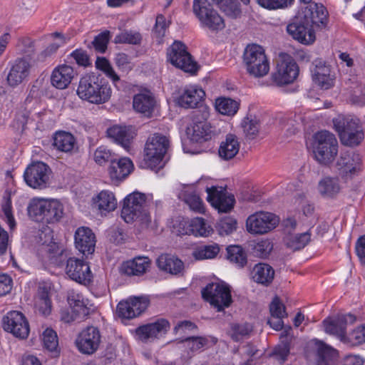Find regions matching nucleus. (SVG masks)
Returning a JSON list of instances; mask_svg holds the SVG:
<instances>
[{"label": "nucleus", "mask_w": 365, "mask_h": 365, "mask_svg": "<svg viewBox=\"0 0 365 365\" xmlns=\"http://www.w3.org/2000/svg\"><path fill=\"white\" fill-rule=\"evenodd\" d=\"M101 341L99 329L93 326L88 327L78 334L76 344L80 352L92 354L97 351Z\"/></svg>", "instance_id": "obj_16"}, {"label": "nucleus", "mask_w": 365, "mask_h": 365, "mask_svg": "<svg viewBox=\"0 0 365 365\" xmlns=\"http://www.w3.org/2000/svg\"><path fill=\"white\" fill-rule=\"evenodd\" d=\"M4 329L19 339H26L29 334V324L25 316L20 312L11 311L2 319Z\"/></svg>", "instance_id": "obj_13"}, {"label": "nucleus", "mask_w": 365, "mask_h": 365, "mask_svg": "<svg viewBox=\"0 0 365 365\" xmlns=\"http://www.w3.org/2000/svg\"><path fill=\"white\" fill-rule=\"evenodd\" d=\"M110 32L106 31L97 35L91 42L96 51L103 53L107 49Z\"/></svg>", "instance_id": "obj_58"}, {"label": "nucleus", "mask_w": 365, "mask_h": 365, "mask_svg": "<svg viewBox=\"0 0 365 365\" xmlns=\"http://www.w3.org/2000/svg\"><path fill=\"white\" fill-rule=\"evenodd\" d=\"M169 146L168 138L162 134L155 133L149 137L144 149L145 165L151 170L163 168V160Z\"/></svg>", "instance_id": "obj_5"}, {"label": "nucleus", "mask_w": 365, "mask_h": 365, "mask_svg": "<svg viewBox=\"0 0 365 365\" xmlns=\"http://www.w3.org/2000/svg\"><path fill=\"white\" fill-rule=\"evenodd\" d=\"M348 342L352 345H359L365 342V324L357 327L349 334Z\"/></svg>", "instance_id": "obj_61"}, {"label": "nucleus", "mask_w": 365, "mask_h": 365, "mask_svg": "<svg viewBox=\"0 0 365 365\" xmlns=\"http://www.w3.org/2000/svg\"><path fill=\"white\" fill-rule=\"evenodd\" d=\"M351 102L357 106H363L365 105V86H358L353 91L351 96Z\"/></svg>", "instance_id": "obj_64"}, {"label": "nucleus", "mask_w": 365, "mask_h": 365, "mask_svg": "<svg viewBox=\"0 0 365 365\" xmlns=\"http://www.w3.org/2000/svg\"><path fill=\"white\" fill-rule=\"evenodd\" d=\"M299 68L292 57L281 53L277 60V70L272 74L273 81L279 86L289 84L298 76Z\"/></svg>", "instance_id": "obj_10"}, {"label": "nucleus", "mask_w": 365, "mask_h": 365, "mask_svg": "<svg viewBox=\"0 0 365 365\" xmlns=\"http://www.w3.org/2000/svg\"><path fill=\"white\" fill-rule=\"evenodd\" d=\"M178 197L189 206L190 210L199 213L204 212L202 200L192 187H185L179 193Z\"/></svg>", "instance_id": "obj_35"}, {"label": "nucleus", "mask_w": 365, "mask_h": 365, "mask_svg": "<svg viewBox=\"0 0 365 365\" xmlns=\"http://www.w3.org/2000/svg\"><path fill=\"white\" fill-rule=\"evenodd\" d=\"M29 113L26 110L19 111L16 114L11 126L17 131H24L28 123Z\"/></svg>", "instance_id": "obj_62"}, {"label": "nucleus", "mask_w": 365, "mask_h": 365, "mask_svg": "<svg viewBox=\"0 0 365 365\" xmlns=\"http://www.w3.org/2000/svg\"><path fill=\"white\" fill-rule=\"evenodd\" d=\"M107 135L125 150H129L133 135L125 126L113 125L107 130Z\"/></svg>", "instance_id": "obj_32"}, {"label": "nucleus", "mask_w": 365, "mask_h": 365, "mask_svg": "<svg viewBox=\"0 0 365 365\" xmlns=\"http://www.w3.org/2000/svg\"><path fill=\"white\" fill-rule=\"evenodd\" d=\"M299 15L314 27H324L327 22L328 13L323 5L312 4L307 6Z\"/></svg>", "instance_id": "obj_24"}, {"label": "nucleus", "mask_w": 365, "mask_h": 365, "mask_svg": "<svg viewBox=\"0 0 365 365\" xmlns=\"http://www.w3.org/2000/svg\"><path fill=\"white\" fill-rule=\"evenodd\" d=\"M76 93L83 101L92 104L100 105L110 99L112 89L109 83L102 76L88 73L80 78Z\"/></svg>", "instance_id": "obj_1"}, {"label": "nucleus", "mask_w": 365, "mask_h": 365, "mask_svg": "<svg viewBox=\"0 0 365 365\" xmlns=\"http://www.w3.org/2000/svg\"><path fill=\"white\" fill-rule=\"evenodd\" d=\"M216 110L222 115H233L239 108L238 103L229 98H220L215 101Z\"/></svg>", "instance_id": "obj_45"}, {"label": "nucleus", "mask_w": 365, "mask_h": 365, "mask_svg": "<svg viewBox=\"0 0 365 365\" xmlns=\"http://www.w3.org/2000/svg\"><path fill=\"white\" fill-rule=\"evenodd\" d=\"M149 300L143 297H131L121 301L117 306V314L123 319H133L141 314L148 307Z\"/></svg>", "instance_id": "obj_17"}, {"label": "nucleus", "mask_w": 365, "mask_h": 365, "mask_svg": "<svg viewBox=\"0 0 365 365\" xmlns=\"http://www.w3.org/2000/svg\"><path fill=\"white\" fill-rule=\"evenodd\" d=\"M35 308L39 314L48 316L51 312V302L48 292L45 288H39L35 298Z\"/></svg>", "instance_id": "obj_41"}, {"label": "nucleus", "mask_w": 365, "mask_h": 365, "mask_svg": "<svg viewBox=\"0 0 365 365\" xmlns=\"http://www.w3.org/2000/svg\"><path fill=\"white\" fill-rule=\"evenodd\" d=\"M240 143L236 135L227 134L225 140L222 141L219 148V156L225 160L232 159L239 152Z\"/></svg>", "instance_id": "obj_34"}, {"label": "nucleus", "mask_w": 365, "mask_h": 365, "mask_svg": "<svg viewBox=\"0 0 365 365\" xmlns=\"http://www.w3.org/2000/svg\"><path fill=\"white\" fill-rule=\"evenodd\" d=\"M115 158L116 155L105 146L98 147L94 153V160L101 165L108 162L111 164Z\"/></svg>", "instance_id": "obj_54"}, {"label": "nucleus", "mask_w": 365, "mask_h": 365, "mask_svg": "<svg viewBox=\"0 0 365 365\" xmlns=\"http://www.w3.org/2000/svg\"><path fill=\"white\" fill-rule=\"evenodd\" d=\"M76 73L71 66L61 65L54 68L51 76V83L58 89H65L71 83Z\"/></svg>", "instance_id": "obj_29"}, {"label": "nucleus", "mask_w": 365, "mask_h": 365, "mask_svg": "<svg viewBox=\"0 0 365 365\" xmlns=\"http://www.w3.org/2000/svg\"><path fill=\"white\" fill-rule=\"evenodd\" d=\"M67 300L72 307L73 313L81 314L83 317L88 314V309L85 305L83 301V296L81 294L76 293L73 290L68 292Z\"/></svg>", "instance_id": "obj_44"}, {"label": "nucleus", "mask_w": 365, "mask_h": 365, "mask_svg": "<svg viewBox=\"0 0 365 365\" xmlns=\"http://www.w3.org/2000/svg\"><path fill=\"white\" fill-rule=\"evenodd\" d=\"M287 31L294 40L303 44H310L315 41L314 28L299 14L287 25Z\"/></svg>", "instance_id": "obj_15"}, {"label": "nucleus", "mask_w": 365, "mask_h": 365, "mask_svg": "<svg viewBox=\"0 0 365 365\" xmlns=\"http://www.w3.org/2000/svg\"><path fill=\"white\" fill-rule=\"evenodd\" d=\"M252 330L253 327L249 323H232L227 334L232 340L239 341L248 337Z\"/></svg>", "instance_id": "obj_42"}, {"label": "nucleus", "mask_w": 365, "mask_h": 365, "mask_svg": "<svg viewBox=\"0 0 365 365\" xmlns=\"http://www.w3.org/2000/svg\"><path fill=\"white\" fill-rule=\"evenodd\" d=\"M294 0H256L257 4L269 10L284 9L290 6Z\"/></svg>", "instance_id": "obj_57"}, {"label": "nucleus", "mask_w": 365, "mask_h": 365, "mask_svg": "<svg viewBox=\"0 0 365 365\" xmlns=\"http://www.w3.org/2000/svg\"><path fill=\"white\" fill-rule=\"evenodd\" d=\"M95 206L101 212H111L117 207V200L113 192L103 190L94 199Z\"/></svg>", "instance_id": "obj_40"}, {"label": "nucleus", "mask_w": 365, "mask_h": 365, "mask_svg": "<svg viewBox=\"0 0 365 365\" xmlns=\"http://www.w3.org/2000/svg\"><path fill=\"white\" fill-rule=\"evenodd\" d=\"M121 217L127 223L138 220L141 224L148 225L150 222V215L147 207L145 195L140 192L128 195L123 200Z\"/></svg>", "instance_id": "obj_3"}, {"label": "nucleus", "mask_w": 365, "mask_h": 365, "mask_svg": "<svg viewBox=\"0 0 365 365\" xmlns=\"http://www.w3.org/2000/svg\"><path fill=\"white\" fill-rule=\"evenodd\" d=\"M142 40L141 34L135 31H123L115 36V43L140 44Z\"/></svg>", "instance_id": "obj_51"}, {"label": "nucleus", "mask_w": 365, "mask_h": 365, "mask_svg": "<svg viewBox=\"0 0 365 365\" xmlns=\"http://www.w3.org/2000/svg\"><path fill=\"white\" fill-rule=\"evenodd\" d=\"M227 16L237 18L241 14V9L237 0H212Z\"/></svg>", "instance_id": "obj_48"}, {"label": "nucleus", "mask_w": 365, "mask_h": 365, "mask_svg": "<svg viewBox=\"0 0 365 365\" xmlns=\"http://www.w3.org/2000/svg\"><path fill=\"white\" fill-rule=\"evenodd\" d=\"M70 57L73 58L76 63L83 67H87L91 65L90 58L87 52L83 49H76L71 54Z\"/></svg>", "instance_id": "obj_63"}, {"label": "nucleus", "mask_w": 365, "mask_h": 365, "mask_svg": "<svg viewBox=\"0 0 365 365\" xmlns=\"http://www.w3.org/2000/svg\"><path fill=\"white\" fill-rule=\"evenodd\" d=\"M251 275L255 282L267 286L274 279V270L268 264L258 263L252 268Z\"/></svg>", "instance_id": "obj_33"}, {"label": "nucleus", "mask_w": 365, "mask_h": 365, "mask_svg": "<svg viewBox=\"0 0 365 365\" xmlns=\"http://www.w3.org/2000/svg\"><path fill=\"white\" fill-rule=\"evenodd\" d=\"M133 168V163L128 158H115L108 168V173L113 182H119L128 176Z\"/></svg>", "instance_id": "obj_31"}, {"label": "nucleus", "mask_w": 365, "mask_h": 365, "mask_svg": "<svg viewBox=\"0 0 365 365\" xmlns=\"http://www.w3.org/2000/svg\"><path fill=\"white\" fill-rule=\"evenodd\" d=\"M355 321L356 317L353 314H341L327 317L322 322V326L327 334L334 335L340 341L347 343L346 326L348 324H353Z\"/></svg>", "instance_id": "obj_14"}, {"label": "nucleus", "mask_w": 365, "mask_h": 365, "mask_svg": "<svg viewBox=\"0 0 365 365\" xmlns=\"http://www.w3.org/2000/svg\"><path fill=\"white\" fill-rule=\"evenodd\" d=\"M333 123L339 137H341V133L344 132L352 133L354 131L362 130L359 125L357 120L350 117L339 115L333 119Z\"/></svg>", "instance_id": "obj_39"}, {"label": "nucleus", "mask_w": 365, "mask_h": 365, "mask_svg": "<svg viewBox=\"0 0 365 365\" xmlns=\"http://www.w3.org/2000/svg\"><path fill=\"white\" fill-rule=\"evenodd\" d=\"M337 352L327 344H322L318 347V361L317 365H335Z\"/></svg>", "instance_id": "obj_43"}, {"label": "nucleus", "mask_w": 365, "mask_h": 365, "mask_svg": "<svg viewBox=\"0 0 365 365\" xmlns=\"http://www.w3.org/2000/svg\"><path fill=\"white\" fill-rule=\"evenodd\" d=\"M242 126L245 135L250 139H254L259 133V123L257 119L246 118L243 120Z\"/></svg>", "instance_id": "obj_56"}, {"label": "nucleus", "mask_w": 365, "mask_h": 365, "mask_svg": "<svg viewBox=\"0 0 365 365\" xmlns=\"http://www.w3.org/2000/svg\"><path fill=\"white\" fill-rule=\"evenodd\" d=\"M170 329V323L165 319L140 326L135 329L138 339L144 343L153 341L163 336Z\"/></svg>", "instance_id": "obj_18"}, {"label": "nucleus", "mask_w": 365, "mask_h": 365, "mask_svg": "<svg viewBox=\"0 0 365 365\" xmlns=\"http://www.w3.org/2000/svg\"><path fill=\"white\" fill-rule=\"evenodd\" d=\"M313 153L320 164L331 163L338 153V142L334 135L327 130L317 132L314 136Z\"/></svg>", "instance_id": "obj_4"}, {"label": "nucleus", "mask_w": 365, "mask_h": 365, "mask_svg": "<svg viewBox=\"0 0 365 365\" xmlns=\"http://www.w3.org/2000/svg\"><path fill=\"white\" fill-rule=\"evenodd\" d=\"M76 139L70 133L57 132L53 137V145L58 150L68 153L75 147Z\"/></svg>", "instance_id": "obj_38"}, {"label": "nucleus", "mask_w": 365, "mask_h": 365, "mask_svg": "<svg viewBox=\"0 0 365 365\" xmlns=\"http://www.w3.org/2000/svg\"><path fill=\"white\" fill-rule=\"evenodd\" d=\"M340 140L344 145L348 146L358 145L364 139L362 130L354 131L352 133L344 132L341 133Z\"/></svg>", "instance_id": "obj_55"}, {"label": "nucleus", "mask_w": 365, "mask_h": 365, "mask_svg": "<svg viewBox=\"0 0 365 365\" xmlns=\"http://www.w3.org/2000/svg\"><path fill=\"white\" fill-rule=\"evenodd\" d=\"M207 113L196 111L191 125V139L197 143L207 141L212 138V129L207 121Z\"/></svg>", "instance_id": "obj_22"}, {"label": "nucleus", "mask_w": 365, "mask_h": 365, "mask_svg": "<svg viewBox=\"0 0 365 365\" xmlns=\"http://www.w3.org/2000/svg\"><path fill=\"white\" fill-rule=\"evenodd\" d=\"M279 217L272 212H257L248 217L246 228L254 235H263L274 230L279 224Z\"/></svg>", "instance_id": "obj_11"}, {"label": "nucleus", "mask_w": 365, "mask_h": 365, "mask_svg": "<svg viewBox=\"0 0 365 365\" xmlns=\"http://www.w3.org/2000/svg\"><path fill=\"white\" fill-rule=\"evenodd\" d=\"M167 56L171 64L192 75L195 74L199 69L198 64L181 41H175L168 48Z\"/></svg>", "instance_id": "obj_8"}, {"label": "nucleus", "mask_w": 365, "mask_h": 365, "mask_svg": "<svg viewBox=\"0 0 365 365\" xmlns=\"http://www.w3.org/2000/svg\"><path fill=\"white\" fill-rule=\"evenodd\" d=\"M74 238L76 247L80 252L83 255L93 254L96 246V236L90 228H78Z\"/></svg>", "instance_id": "obj_26"}, {"label": "nucleus", "mask_w": 365, "mask_h": 365, "mask_svg": "<svg viewBox=\"0 0 365 365\" xmlns=\"http://www.w3.org/2000/svg\"><path fill=\"white\" fill-rule=\"evenodd\" d=\"M243 63L247 72L255 78H262L269 71V62L264 48L257 44L248 45L244 51Z\"/></svg>", "instance_id": "obj_6"}, {"label": "nucleus", "mask_w": 365, "mask_h": 365, "mask_svg": "<svg viewBox=\"0 0 365 365\" xmlns=\"http://www.w3.org/2000/svg\"><path fill=\"white\" fill-rule=\"evenodd\" d=\"M182 342L183 346L188 350V354H194L203 350L207 345L208 340L202 336H192L185 339Z\"/></svg>", "instance_id": "obj_49"}, {"label": "nucleus", "mask_w": 365, "mask_h": 365, "mask_svg": "<svg viewBox=\"0 0 365 365\" xmlns=\"http://www.w3.org/2000/svg\"><path fill=\"white\" fill-rule=\"evenodd\" d=\"M361 156L354 151L341 152L337 159L335 168L342 178H351L358 173L361 166Z\"/></svg>", "instance_id": "obj_19"}, {"label": "nucleus", "mask_w": 365, "mask_h": 365, "mask_svg": "<svg viewBox=\"0 0 365 365\" xmlns=\"http://www.w3.org/2000/svg\"><path fill=\"white\" fill-rule=\"evenodd\" d=\"M157 101L155 96L149 91H144L133 96L134 110L147 118H150L155 111Z\"/></svg>", "instance_id": "obj_25"}, {"label": "nucleus", "mask_w": 365, "mask_h": 365, "mask_svg": "<svg viewBox=\"0 0 365 365\" xmlns=\"http://www.w3.org/2000/svg\"><path fill=\"white\" fill-rule=\"evenodd\" d=\"M192 11L201 27L214 32L225 27L222 17L208 0H193Z\"/></svg>", "instance_id": "obj_7"}, {"label": "nucleus", "mask_w": 365, "mask_h": 365, "mask_svg": "<svg viewBox=\"0 0 365 365\" xmlns=\"http://www.w3.org/2000/svg\"><path fill=\"white\" fill-rule=\"evenodd\" d=\"M272 250V243L267 240H261L256 243L253 247V252L255 256L264 258L267 257Z\"/></svg>", "instance_id": "obj_60"}, {"label": "nucleus", "mask_w": 365, "mask_h": 365, "mask_svg": "<svg viewBox=\"0 0 365 365\" xmlns=\"http://www.w3.org/2000/svg\"><path fill=\"white\" fill-rule=\"evenodd\" d=\"M31 64L29 61L23 58L15 60L7 76V82L15 87L19 85L29 76Z\"/></svg>", "instance_id": "obj_28"}, {"label": "nucleus", "mask_w": 365, "mask_h": 365, "mask_svg": "<svg viewBox=\"0 0 365 365\" xmlns=\"http://www.w3.org/2000/svg\"><path fill=\"white\" fill-rule=\"evenodd\" d=\"M44 347L49 351L58 354V340L56 333L51 329H46L43 333Z\"/></svg>", "instance_id": "obj_52"}, {"label": "nucleus", "mask_w": 365, "mask_h": 365, "mask_svg": "<svg viewBox=\"0 0 365 365\" xmlns=\"http://www.w3.org/2000/svg\"><path fill=\"white\" fill-rule=\"evenodd\" d=\"M227 259L240 267H243L247 263V256L244 250L238 245L229 246L227 248Z\"/></svg>", "instance_id": "obj_46"}, {"label": "nucleus", "mask_w": 365, "mask_h": 365, "mask_svg": "<svg viewBox=\"0 0 365 365\" xmlns=\"http://www.w3.org/2000/svg\"><path fill=\"white\" fill-rule=\"evenodd\" d=\"M50 168L44 163L36 162L29 165L24 174L26 183L34 189H44L49 184Z\"/></svg>", "instance_id": "obj_12"}, {"label": "nucleus", "mask_w": 365, "mask_h": 365, "mask_svg": "<svg viewBox=\"0 0 365 365\" xmlns=\"http://www.w3.org/2000/svg\"><path fill=\"white\" fill-rule=\"evenodd\" d=\"M237 228V221L231 217H225L217 223V229L220 235H227Z\"/></svg>", "instance_id": "obj_53"}, {"label": "nucleus", "mask_w": 365, "mask_h": 365, "mask_svg": "<svg viewBox=\"0 0 365 365\" xmlns=\"http://www.w3.org/2000/svg\"><path fill=\"white\" fill-rule=\"evenodd\" d=\"M207 200L218 210L219 212H228L234 207L235 197L232 195H227L222 187L212 186L207 187Z\"/></svg>", "instance_id": "obj_21"}, {"label": "nucleus", "mask_w": 365, "mask_h": 365, "mask_svg": "<svg viewBox=\"0 0 365 365\" xmlns=\"http://www.w3.org/2000/svg\"><path fill=\"white\" fill-rule=\"evenodd\" d=\"M16 46L22 53L29 56L35 52V42L29 37L19 38Z\"/></svg>", "instance_id": "obj_59"}, {"label": "nucleus", "mask_w": 365, "mask_h": 365, "mask_svg": "<svg viewBox=\"0 0 365 365\" xmlns=\"http://www.w3.org/2000/svg\"><path fill=\"white\" fill-rule=\"evenodd\" d=\"M150 264L146 257H138L123 264V269L128 275H140L145 273Z\"/></svg>", "instance_id": "obj_36"}, {"label": "nucleus", "mask_w": 365, "mask_h": 365, "mask_svg": "<svg viewBox=\"0 0 365 365\" xmlns=\"http://www.w3.org/2000/svg\"><path fill=\"white\" fill-rule=\"evenodd\" d=\"M205 92L197 86H187L179 91L177 103L185 108H194L204 99Z\"/></svg>", "instance_id": "obj_23"}, {"label": "nucleus", "mask_w": 365, "mask_h": 365, "mask_svg": "<svg viewBox=\"0 0 365 365\" xmlns=\"http://www.w3.org/2000/svg\"><path fill=\"white\" fill-rule=\"evenodd\" d=\"M310 240V234L308 232L289 235L285 238V244L292 250H299L304 248Z\"/></svg>", "instance_id": "obj_47"}, {"label": "nucleus", "mask_w": 365, "mask_h": 365, "mask_svg": "<svg viewBox=\"0 0 365 365\" xmlns=\"http://www.w3.org/2000/svg\"><path fill=\"white\" fill-rule=\"evenodd\" d=\"M202 297L217 312L223 311L232 302L230 287L224 283L208 284L202 289Z\"/></svg>", "instance_id": "obj_9"}, {"label": "nucleus", "mask_w": 365, "mask_h": 365, "mask_svg": "<svg viewBox=\"0 0 365 365\" xmlns=\"http://www.w3.org/2000/svg\"><path fill=\"white\" fill-rule=\"evenodd\" d=\"M318 190L324 197H334L340 191V185L338 179L331 177L323 178L319 182Z\"/></svg>", "instance_id": "obj_37"}, {"label": "nucleus", "mask_w": 365, "mask_h": 365, "mask_svg": "<svg viewBox=\"0 0 365 365\" xmlns=\"http://www.w3.org/2000/svg\"><path fill=\"white\" fill-rule=\"evenodd\" d=\"M178 235H193L195 237H207L212 232V229L207 225L205 220L201 217L192 219L190 222L181 221Z\"/></svg>", "instance_id": "obj_27"}, {"label": "nucleus", "mask_w": 365, "mask_h": 365, "mask_svg": "<svg viewBox=\"0 0 365 365\" xmlns=\"http://www.w3.org/2000/svg\"><path fill=\"white\" fill-rule=\"evenodd\" d=\"M66 273L72 280L84 285L88 284L93 277L88 264L75 257L67 260Z\"/></svg>", "instance_id": "obj_20"}, {"label": "nucleus", "mask_w": 365, "mask_h": 365, "mask_svg": "<svg viewBox=\"0 0 365 365\" xmlns=\"http://www.w3.org/2000/svg\"><path fill=\"white\" fill-rule=\"evenodd\" d=\"M156 264L160 270L173 275H181L185 269L183 262L170 254L160 255L157 258Z\"/></svg>", "instance_id": "obj_30"}, {"label": "nucleus", "mask_w": 365, "mask_h": 365, "mask_svg": "<svg viewBox=\"0 0 365 365\" xmlns=\"http://www.w3.org/2000/svg\"><path fill=\"white\" fill-rule=\"evenodd\" d=\"M219 252L220 247L217 244L202 245L193 252V257L198 260L212 259L217 256Z\"/></svg>", "instance_id": "obj_50"}, {"label": "nucleus", "mask_w": 365, "mask_h": 365, "mask_svg": "<svg viewBox=\"0 0 365 365\" xmlns=\"http://www.w3.org/2000/svg\"><path fill=\"white\" fill-rule=\"evenodd\" d=\"M27 212L34 221L53 223L62 217L63 206L58 200L34 197L29 202Z\"/></svg>", "instance_id": "obj_2"}]
</instances>
